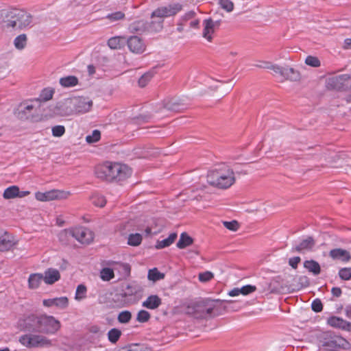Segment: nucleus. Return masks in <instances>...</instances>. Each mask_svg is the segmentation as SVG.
<instances>
[{
    "label": "nucleus",
    "mask_w": 351,
    "mask_h": 351,
    "mask_svg": "<svg viewBox=\"0 0 351 351\" xmlns=\"http://www.w3.org/2000/svg\"><path fill=\"white\" fill-rule=\"evenodd\" d=\"M256 66L259 68L271 69L272 64L270 62L263 61L260 62V63L256 64Z\"/></svg>",
    "instance_id": "57"
},
{
    "label": "nucleus",
    "mask_w": 351,
    "mask_h": 351,
    "mask_svg": "<svg viewBox=\"0 0 351 351\" xmlns=\"http://www.w3.org/2000/svg\"><path fill=\"white\" fill-rule=\"evenodd\" d=\"M150 319V314L145 310H141L138 311L136 320L140 323L147 322Z\"/></svg>",
    "instance_id": "44"
},
{
    "label": "nucleus",
    "mask_w": 351,
    "mask_h": 351,
    "mask_svg": "<svg viewBox=\"0 0 351 351\" xmlns=\"http://www.w3.org/2000/svg\"><path fill=\"white\" fill-rule=\"evenodd\" d=\"M43 275V281L47 285H52L57 282L60 275L56 269L49 268L45 272Z\"/></svg>",
    "instance_id": "22"
},
{
    "label": "nucleus",
    "mask_w": 351,
    "mask_h": 351,
    "mask_svg": "<svg viewBox=\"0 0 351 351\" xmlns=\"http://www.w3.org/2000/svg\"><path fill=\"white\" fill-rule=\"evenodd\" d=\"M339 276L343 280H349L351 279V267L341 268L339 271Z\"/></svg>",
    "instance_id": "47"
},
{
    "label": "nucleus",
    "mask_w": 351,
    "mask_h": 351,
    "mask_svg": "<svg viewBox=\"0 0 351 351\" xmlns=\"http://www.w3.org/2000/svg\"><path fill=\"white\" fill-rule=\"evenodd\" d=\"M199 20L198 19H196L195 17L189 22V27L191 28L197 29L199 27Z\"/></svg>",
    "instance_id": "58"
},
{
    "label": "nucleus",
    "mask_w": 351,
    "mask_h": 351,
    "mask_svg": "<svg viewBox=\"0 0 351 351\" xmlns=\"http://www.w3.org/2000/svg\"><path fill=\"white\" fill-rule=\"evenodd\" d=\"M124 16L125 14L122 12L118 11L111 14H108L106 16V19H109L111 22H115L123 19Z\"/></svg>",
    "instance_id": "48"
},
{
    "label": "nucleus",
    "mask_w": 351,
    "mask_h": 351,
    "mask_svg": "<svg viewBox=\"0 0 351 351\" xmlns=\"http://www.w3.org/2000/svg\"><path fill=\"white\" fill-rule=\"evenodd\" d=\"M19 342L28 348H49L52 346L51 340L40 335L28 334L19 337Z\"/></svg>",
    "instance_id": "7"
},
{
    "label": "nucleus",
    "mask_w": 351,
    "mask_h": 351,
    "mask_svg": "<svg viewBox=\"0 0 351 351\" xmlns=\"http://www.w3.org/2000/svg\"><path fill=\"white\" fill-rule=\"evenodd\" d=\"M132 318V313L129 311H123L117 316V320L121 324L128 323Z\"/></svg>",
    "instance_id": "40"
},
{
    "label": "nucleus",
    "mask_w": 351,
    "mask_h": 351,
    "mask_svg": "<svg viewBox=\"0 0 351 351\" xmlns=\"http://www.w3.org/2000/svg\"><path fill=\"white\" fill-rule=\"evenodd\" d=\"M329 255L332 259L340 260L344 263L349 261L351 258L347 250L341 248L331 250Z\"/></svg>",
    "instance_id": "23"
},
{
    "label": "nucleus",
    "mask_w": 351,
    "mask_h": 351,
    "mask_svg": "<svg viewBox=\"0 0 351 351\" xmlns=\"http://www.w3.org/2000/svg\"><path fill=\"white\" fill-rule=\"evenodd\" d=\"M27 44V36L23 34L15 38L14 40V47L19 50L25 48Z\"/></svg>",
    "instance_id": "37"
},
{
    "label": "nucleus",
    "mask_w": 351,
    "mask_h": 351,
    "mask_svg": "<svg viewBox=\"0 0 351 351\" xmlns=\"http://www.w3.org/2000/svg\"><path fill=\"white\" fill-rule=\"evenodd\" d=\"M101 137V133L98 130L93 131L91 134L86 136V141L88 143H93L97 142Z\"/></svg>",
    "instance_id": "43"
},
{
    "label": "nucleus",
    "mask_w": 351,
    "mask_h": 351,
    "mask_svg": "<svg viewBox=\"0 0 351 351\" xmlns=\"http://www.w3.org/2000/svg\"><path fill=\"white\" fill-rule=\"evenodd\" d=\"M182 5L180 3H173L158 7L151 15V26L155 32H160L163 28L164 19L173 16L182 10Z\"/></svg>",
    "instance_id": "4"
},
{
    "label": "nucleus",
    "mask_w": 351,
    "mask_h": 351,
    "mask_svg": "<svg viewBox=\"0 0 351 351\" xmlns=\"http://www.w3.org/2000/svg\"><path fill=\"white\" fill-rule=\"evenodd\" d=\"M213 278V274L210 271H205L199 274V280L200 282H208Z\"/></svg>",
    "instance_id": "53"
},
{
    "label": "nucleus",
    "mask_w": 351,
    "mask_h": 351,
    "mask_svg": "<svg viewBox=\"0 0 351 351\" xmlns=\"http://www.w3.org/2000/svg\"><path fill=\"white\" fill-rule=\"evenodd\" d=\"M128 47L130 51L134 53H142L145 50V44L143 40L136 36H132L126 40Z\"/></svg>",
    "instance_id": "15"
},
{
    "label": "nucleus",
    "mask_w": 351,
    "mask_h": 351,
    "mask_svg": "<svg viewBox=\"0 0 351 351\" xmlns=\"http://www.w3.org/2000/svg\"><path fill=\"white\" fill-rule=\"evenodd\" d=\"M304 267L309 271L313 273L315 276L320 274L321 269L319 264L313 260L305 261Z\"/></svg>",
    "instance_id": "28"
},
{
    "label": "nucleus",
    "mask_w": 351,
    "mask_h": 351,
    "mask_svg": "<svg viewBox=\"0 0 351 351\" xmlns=\"http://www.w3.org/2000/svg\"><path fill=\"white\" fill-rule=\"evenodd\" d=\"M92 203L96 206L103 207L106 203L105 197L99 194H95L91 197Z\"/></svg>",
    "instance_id": "42"
},
{
    "label": "nucleus",
    "mask_w": 351,
    "mask_h": 351,
    "mask_svg": "<svg viewBox=\"0 0 351 351\" xmlns=\"http://www.w3.org/2000/svg\"><path fill=\"white\" fill-rule=\"evenodd\" d=\"M75 114L85 113L90 110L93 106L90 99L84 97H72Z\"/></svg>",
    "instance_id": "13"
},
{
    "label": "nucleus",
    "mask_w": 351,
    "mask_h": 351,
    "mask_svg": "<svg viewBox=\"0 0 351 351\" xmlns=\"http://www.w3.org/2000/svg\"><path fill=\"white\" fill-rule=\"evenodd\" d=\"M86 287L81 284L77 287L75 298L76 300H82L86 297Z\"/></svg>",
    "instance_id": "41"
},
{
    "label": "nucleus",
    "mask_w": 351,
    "mask_h": 351,
    "mask_svg": "<svg viewBox=\"0 0 351 351\" xmlns=\"http://www.w3.org/2000/svg\"><path fill=\"white\" fill-rule=\"evenodd\" d=\"M43 280V275L42 274H32L28 278L29 287L32 289H37Z\"/></svg>",
    "instance_id": "27"
},
{
    "label": "nucleus",
    "mask_w": 351,
    "mask_h": 351,
    "mask_svg": "<svg viewBox=\"0 0 351 351\" xmlns=\"http://www.w3.org/2000/svg\"><path fill=\"white\" fill-rule=\"evenodd\" d=\"M217 300H213L210 299H204L199 302L198 307L201 315L199 317L203 319H208L213 317L215 315L213 311L216 307V303Z\"/></svg>",
    "instance_id": "11"
},
{
    "label": "nucleus",
    "mask_w": 351,
    "mask_h": 351,
    "mask_svg": "<svg viewBox=\"0 0 351 351\" xmlns=\"http://www.w3.org/2000/svg\"><path fill=\"white\" fill-rule=\"evenodd\" d=\"M72 237L82 244H89L94 239L92 231L84 227H76L71 229H65L59 234V239L64 242L69 237Z\"/></svg>",
    "instance_id": "6"
},
{
    "label": "nucleus",
    "mask_w": 351,
    "mask_h": 351,
    "mask_svg": "<svg viewBox=\"0 0 351 351\" xmlns=\"http://www.w3.org/2000/svg\"><path fill=\"white\" fill-rule=\"evenodd\" d=\"M301 259L299 256H295L290 258L289 260V264L293 269H296L298 263L300 262Z\"/></svg>",
    "instance_id": "56"
},
{
    "label": "nucleus",
    "mask_w": 351,
    "mask_h": 351,
    "mask_svg": "<svg viewBox=\"0 0 351 351\" xmlns=\"http://www.w3.org/2000/svg\"><path fill=\"white\" fill-rule=\"evenodd\" d=\"M305 63L307 65H309L313 67H318L321 64L319 60L317 57L312 56H308L306 57L305 60Z\"/></svg>",
    "instance_id": "49"
},
{
    "label": "nucleus",
    "mask_w": 351,
    "mask_h": 351,
    "mask_svg": "<svg viewBox=\"0 0 351 351\" xmlns=\"http://www.w3.org/2000/svg\"><path fill=\"white\" fill-rule=\"evenodd\" d=\"M345 313L346 317L351 319V305H348L346 307Z\"/></svg>",
    "instance_id": "62"
},
{
    "label": "nucleus",
    "mask_w": 351,
    "mask_h": 351,
    "mask_svg": "<svg viewBox=\"0 0 351 351\" xmlns=\"http://www.w3.org/2000/svg\"><path fill=\"white\" fill-rule=\"evenodd\" d=\"M100 277L104 281H109L114 277L113 269L109 267L103 268L100 271Z\"/></svg>",
    "instance_id": "39"
},
{
    "label": "nucleus",
    "mask_w": 351,
    "mask_h": 351,
    "mask_svg": "<svg viewBox=\"0 0 351 351\" xmlns=\"http://www.w3.org/2000/svg\"><path fill=\"white\" fill-rule=\"evenodd\" d=\"M343 330L351 331V322L345 320V324H343Z\"/></svg>",
    "instance_id": "63"
},
{
    "label": "nucleus",
    "mask_w": 351,
    "mask_h": 351,
    "mask_svg": "<svg viewBox=\"0 0 351 351\" xmlns=\"http://www.w3.org/2000/svg\"><path fill=\"white\" fill-rule=\"evenodd\" d=\"M43 304L45 306H56L60 309H64L69 305V300L65 296L43 300Z\"/></svg>",
    "instance_id": "21"
},
{
    "label": "nucleus",
    "mask_w": 351,
    "mask_h": 351,
    "mask_svg": "<svg viewBox=\"0 0 351 351\" xmlns=\"http://www.w3.org/2000/svg\"><path fill=\"white\" fill-rule=\"evenodd\" d=\"M162 304L161 299L157 295H151L143 302L142 306L146 308L154 310Z\"/></svg>",
    "instance_id": "24"
},
{
    "label": "nucleus",
    "mask_w": 351,
    "mask_h": 351,
    "mask_svg": "<svg viewBox=\"0 0 351 351\" xmlns=\"http://www.w3.org/2000/svg\"><path fill=\"white\" fill-rule=\"evenodd\" d=\"M193 239L186 232H182L176 245L179 249H184L193 243Z\"/></svg>",
    "instance_id": "32"
},
{
    "label": "nucleus",
    "mask_w": 351,
    "mask_h": 351,
    "mask_svg": "<svg viewBox=\"0 0 351 351\" xmlns=\"http://www.w3.org/2000/svg\"><path fill=\"white\" fill-rule=\"evenodd\" d=\"M57 113L61 116H69L75 114L73 99L67 98L57 104Z\"/></svg>",
    "instance_id": "16"
},
{
    "label": "nucleus",
    "mask_w": 351,
    "mask_h": 351,
    "mask_svg": "<svg viewBox=\"0 0 351 351\" xmlns=\"http://www.w3.org/2000/svg\"><path fill=\"white\" fill-rule=\"evenodd\" d=\"M196 13L195 11H189L186 12L184 16H182L180 19V21L183 22L184 23L185 22H187L189 21H191L195 17Z\"/></svg>",
    "instance_id": "55"
},
{
    "label": "nucleus",
    "mask_w": 351,
    "mask_h": 351,
    "mask_svg": "<svg viewBox=\"0 0 351 351\" xmlns=\"http://www.w3.org/2000/svg\"><path fill=\"white\" fill-rule=\"evenodd\" d=\"M108 341L112 343H116L121 336V331L116 328L110 329L107 334Z\"/></svg>",
    "instance_id": "34"
},
{
    "label": "nucleus",
    "mask_w": 351,
    "mask_h": 351,
    "mask_svg": "<svg viewBox=\"0 0 351 351\" xmlns=\"http://www.w3.org/2000/svg\"><path fill=\"white\" fill-rule=\"evenodd\" d=\"M343 48L346 49H351V38L344 40Z\"/></svg>",
    "instance_id": "61"
},
{
    "label": "nucleus",
    "mask_w": 351,
    "mask_h": 351,
    "mask_svg": "<svg viewBox=\"0 0 351 351\" xmlns=\"http://www.w3.org/2000/svg\"><path fill=\"white\" fill-rule=\"evenodd\" d=\"M34 324L28 330L45 334H55L61 327L60 322L53 316H32L29 318Z\"/></svg>",
    "instance_id": "5"
},
{
    "label": "nucleus",
    "mask_w": 351,
    "mask_h": 351,
    "mask_svg": "<svg viewBox=\"0 0 351 351\" xmlns=\"http://www.w3.org/2000/svg\"><path fill=\"white\" fill-rule=\"evenodd\" d=\"M78 78L74 75L62 77L59 80L60 86L63 88H72L78 84Z\"/></svg>",
    "instance_id": "25"
},
{
    "label": "nucleus",
    "mask_w": 351,
    "mask_h": 351,
    "mask_svg": "<svg viewBox=\"0 0 351 351\" xmlns=\"http://www.w3.org/2000/svg\"><path fill=\"white\" fill-rule=\"evenodd\" d=\"M3 19L1 26L7 30H20L29 27L32 22L30 14L23 10L13 9L10 11H1Z\"/></svg>",
    "instance_id": "2"
},
{
    "label": "nucleus",
    "mask_w": 351,
    "mask_h": 351,
    "mask_svg": "<svg viewBox=\"0 0 351 351\" xmlns=\"http://www.w3.org/2000/svg\"><path fill=\"white\" fill-rule=\"evenodd\" d=\"M147 278L149 280L156 282L165 278V274L160 272L157 268L149 269L148 271Z\"/></svg>",
    "instance_id": "35"
},
{
    "label": "nucleus",
    "mask_w": 351,
    "mask_h": 351,
    "mask_svg": "<svg viewBox=\"0 0 351 351\" xmlns=\"http://www.w3.org/2000/svg\"><path fill=\"white\" fill-rule=\"evenodd\" d=\"M183 25L184 23L180 21V23L178 24L177 30L179 32H181L183 31Z\"/></svg>",
    "instance_id": "64"
},
{
    "label": "nucleus",
    "mask_w": 351,
    "mask_h": 351,
    "mask_svg": "<svg viewBox=\"0 0 351 351\" xmlns=\"http://www.w3.org/2000/svg\"><path fill=\"white\" fill-rule=\"evenodd\" d=\"M223 226L227 229L232 230V231L237 230L239 227V223L235 220H232L231 221H223Z\"/></svg>",
    "instance_id": "51"
},
{
    "label": "nucleus",
    "mask_w": 351,
    "mask_h": 351,
    "mask_svg": "<svg viewBox=\"0 0 351 351\" xmlns=\"http://www.w3.org/2000/svg\"><path fill=\"white\" fill-rule=\"evenodd\" d=\"M139 291V287L134 284H128L125 287L122 289V296L128 297L135 295Z\"/></svg>",
    "instance_id": "33"
},
{
    "label": "nucleus",
    "mask_w": 351,
    "mask_h": 351,
    "mask_svg": "<svg viewBox=\"0 0 351 351\" xmlns=\"http://www.w3.org/2000/svg\"><path fill=\"white\" fill-rule=\"evenodd\" d=\"M323 346L326 347V348H332V349H348L350 348L349 342L344 338L334 335L330 337L329 339L326 341Z\"/></svg>",
    "instance_id": "14"
},
{
    "label": "nucleus",
    "mask_w": 351,
    "mask_h": 351,
    "mask_svg": "<svg viewBox=\"0 0 351 351\" xmlns=\"http://www.w3.org/2000/svg\"><path fill=\"white\" fill-rule=\"evenodd\" d=\"M207 182L209 184L219 189H228L235 182L234 171L226 165H219L208 171Z\"/></svg>",
    "instance_id": "3"
},
{
    "label": "nucleus",
    "mask_w": 351,
    "mask_h": 351,
    "mask_svg": "<svg viewBox=\"0 0 351 351\" xmlns=\"http://www.w3.org/2000/svg\"><path fill=\"white\" fill-rule=\"evenodd\" d=\"M14 237L8 232L0 230V252L10 250L14 245Z\"/></svg>",
    "instance_id": "20"
},
{
    "label": "nucleus",
    "mask_w": 351,
    "mask_h": 351,
    "mask_svg": "<svg viewBox=\"0 0 351 351\" xmlns=\"http://www.w3.org/2000/svg\"><path fill=\"white\" fill-rule=\"evenodd\" d=\"M219 4L223 9L228 12L233 10L234 4L230 0H219Z\"/></svg>",
    "instance_id": "50"
},
{
    "label": "nucleus",
    "mask_w": 351,
    "mask_h": 351,
    "mask_svg": "<svg viewBox=\"0 0 351 351\" xmlns=\"http://www.w3.org/2000/svg\"><path fill=\"white\" fill-rule=\"evenodd\" d=\"M241 294L246 295L256 291V287L254 285H247L240 288Z\"/></svg>",
    "instance_id": "54"
},
{
    "label": "nucleus",
    "mask_w": 351,
    "mask_h": 351,
    "mask_svg": "<svg viewBox=\"0 0 351 351\" xmlns=\"http://www.w3.org/2000/svg\"><path fill=\"white\" fill-rule=\"evenodd\" d=\"M69 195V192H64L59 190H51L45 193L36 192L35 193V197L38 201L47 202L53 199H64L66 198Z\"/></svg>",
    "instance_id": "10"
},
{
    "label": "nucleus",
    "mask_w": 351,
    "mask_h": 351,
    "mask_svg": "<svg viewBox=\"0 0 351 351\" xmlns=\"http://www.w3.org/2000/svg\"><path fill=\"white\" fill-rule=\"evenodd\" d=\"M153 77L152 72H147L143 75L138 80V84L141 87H145Z\"/></svg>",
    "instance_id": "46"
},
{
    "label": "nucleus",
    "mask_w": 351,
    "mask_h": 351,
    "mask_svg": "<svg viewBox=\"0 0 351 351\" xmlns=\"http://www.w3.org/2000/svg\"><path fill=\"white\" fill-rule=\"evenodd\" d=\"M129 31L132 33L142 34L145 31L154 32L151 26V21L147 22L143 19L135 21L130 24Z\"/></svg>",
    "instance_id": "17"
},
{
    "label": "nucleus",
    "mask_w": 351,
    "mask_h": 351,
    "mask_svg": "<svg viewBox=\"0 0 351 351\" xmlns=\"http://www.w3.org/2000/svg\"><path fill=\"white\" fill-rule=\"evenodd\" d=\"M55 93V90L53 88L47 87L45 88L40 92L38 98L36 100L38 101H47L52 99L53 95Z\"/></svg>",
    "instance_id": "29"
},
{
    "label": "nucleus",
    "mask_w": 351,
    "mask_h": 351,
    "mask_svg": "<svg viewBox=\"0 0 351 351\" xmlns=\"http://www.w3.org/2000/svg\"><path fill=\"white\" fill-rule=\"evenodd\" d=\"M126 43V38L122 36H114L108 40V45L110 49H119L123 47Z\"/></svg>",
    "instance_id": "26"
},
{
    "label": "nucleus",
    "mask_w": 351,
    "mask_h": 351,
    "mask_svg": "<svg viewBox=\"0 0 351 351\" xmlns=\"http://www.w3.org/2000/svg\"><path fill=\"white\" fill-rule=\"evenodd\" d=\"M240 294H241L240 288H234L228 293V295L231 297H235Z\"/></svg>",
    "instance_id": "60"
},
{
    "label": "nucleus",
    "mask_w": 351,
    "mask_h": 351,
    "mask_svg": "<svg viewBox=\"0 0 351 351\" xmlns=\"http://www.w3.org/2000/svg\"><path fill=\"white\" fill-rule=\"evenodd\" d=\"M331 293L333 296L338 298L341 296L342 291L339 287H333L331 289Z\"/></svg>",
    "instance_id": "59"
},
{
    "label": "nucleus",
    "mask_w": 351,
    "mask_h": 351,
    "mask_svg": "<svg viewBox=\"0 0 351 351\" xmlns=\"http://www.w3.org/2000/svg\"><path fill=\"white\" fill-rule=\"evenodd\" d=\"M3 196L6 199H12L16 197H22V195H20L19 189L16 186L8 187L4 191Z\"/></svg>",
    "instance_id": "31"
},
{
    "label": "nucleus",
    "mask_w": 351,
    "mask_h": 351,
    "mask_svg": "<svg viewBox=\"0 0 351 351\" xmlns=\"http://www.w3.org/2000/svg\"><path fill=\"white\" fill-rule=\"evenodd\" d=\"M142 235L139 233L130 234L128 238V244L131 246H138L142 242Z\"/></svg>",
    "instance_id": "36"
},
{
    "label": "nucleus",
    "mask_w": 351,
    "mask_h": 351,
    "mask_svg": "<svg viewBox=\"0 0 351 351\" xmlns=\"http://www.w3.org/2000/svg\"><path fill=\"white\" fill-rule=\"evenodd\" d=\"M36 101L27 100L21 102L14 111L15 115L20 119L25 120L32 117L36 111Z\"/></svg>",
    "instance_id": "8"
},
{
    "label": "nucleus",
    "mask_w": 351,
    "mask_h": 351,
    "mask_svg": "<svg viewBox=\"0 0 351 351\" xmlns=\"http://www.w3.org/2000/svg\"><path fill=\"white\" fill-rule=\"evenodd\" d=\"M315 244V240L312 237H308L302 240L298 243H295L291 249L292 252L304 253L305 252L311 250Z\"/></svg>",
    "instance_id": "18"
},
{
    "label": "nucleus",
    "mask_w": 351,
    "mask_h": 351,
    "mask_svg": "<svg viewBox=\"0 0 351 351\" xmlns=\"http://www.w3.org/2000/svg\"><path fill=\"white\" fill-rule=\"evenodd\" d=\"M328 324L330 326L338 328H343V324H345V320L339 317H331L328 319Z\"/></svg>",
    "instance_id": "38"
},
{
    "label": "nucleus",
    "mask_w": 351,
    "mask_h": 351,
    "mask_svg": "<svg viewBox=\"0 0 351 351\" xmlns=\"http://www.w3.org/2000/svg\"><path fill=\"white\" fill-rule=\"evenodd\" d=\"M274 75L280 77L282 80H296L298 73L292 68L282 67L277 64H272L271 69Z\"/></svg>",
    "instance_id": "9"
},
{
    "label": "nucleus",
    "mask_w": 351,
    "mask_h": 351,
    "mask_svg": "<svg viewBox=\"0 0 351 351\" xmlns=\"http://www.w3.org/2000/svg\"><path fill=\"white\" fill-rule=\"evenodd\" d=\"M65 128L64 125H58L52 127L51 133L54 137H61L65 133Z\"/></svg>",
    "instance_id": "45"
},
{
    "label": "nucleus",
    "mask_w": 351,
    "mask_h": 351,
    "mask_svg": "<svg viewBox=\"0 0 351 351\" xmlns=\"http://www.w3.org/2000/svg\"><path fill=\"white\" fill-rule=\"evenodd\" d=\"M312 310L316 313H319L322 311L323 305L320 300L315 299L311 303Z\"/></svg>",
    "instance_id": "52"
},
{
    "label": "nucleus",
    "mask_w": 351,
    "mask_h": 351,
    "mask_svg": "<svg viewBox=\"0 0 351 351\" xmlns=\"http://www.w3.org/2000/svg\"><path fill=\"white\" fill-rule=\"evenodd\" d=\"M177 238V234L175 232L171 233L169 237L161 241H158L156 245L157 249H162L171 245L176 239Z\"/></svg>",
    "instance_id": "30"
},
{
    "label": "nucleus",
    "mask_w": 351,
    "mask_h": 351,
    "mask_svg": "<svg viewBox=\"0 0 351 351\" xmlns=\"http://www.w3.org/2000/svg\"><path fill=\"white\" fill-rule=\"evenodd\" d=\"M350 79V75L342 74L330 77L327 80V87L331 89L340 90L345 86L346 82Z\"/></svg>",
    "instance_id": "19"
},
{
    "label": "nucleus",
    "mask_w": 351,
    "mask_h": 351,
    "mask_svg": "<svg viewBox=\"0 0 351 351\" xmlns=\"http://www.w3.org/2000/svg\"><path fill=\"white\" fill-rule=\"evenodd\" d=\"M220 23L221 21H213L210 18L204 20L202 36L208 41L211 42L213 40V36L216 29L219 28Z\"/></svg>",
    "instance_id": "12"
},
{
    "label": "nucleus",
    "mask_w": 351,
    "mask_h": 351,
    "mask_svg": "<svg viewBox=\"0 0 351 351\" xmlns=\"http://www.w3.org/2000/svg\"><path fill=\"white\" fill-rule=\"evenodd\" d=\"M95 173L101 179L120 182L130 177L132 171L125 164L106 162L96 167Z\"/></svg>",
    "instance_id": "1"
}]
</instances>
